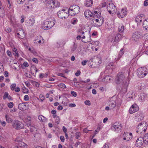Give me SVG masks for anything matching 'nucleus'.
Returning a JSON list of instances; mask_svg holds the SVG:
<instances>
[{
	"label": "nucleus",
	"instance_id": "nucleus-1",
	"mask_svg": "<svg viewBox=\"0 0 148 148\" xmlns=\"http://www.w3.org/2000/svg\"><path fill=\"white\" fill-rule=\"evenodd\" d=\"M125 76L122 72L119 73L117 75V77L115 79L116 83L117 84H121L122 85L121 88L123 91L127 92V88L129 84V79H125Z\"/></svg>",
	"mask_w": 148,
	"mask_h": 148
},
{
	"label": "nucleus",
	"instance_id": "nucleus-61",
	"mask_svg": "<svg viewBox=\"0 0 148 148\" xmlns=\"http://www.w3.org/2000/svg\"><path fill=\"white\" fill-rule=\"evenodd\" d=\"M71 94L74 97H75L77 96V93L73 91H71Z\"/></svg>",
	"mask_w": 148,
	"mask_h": 148
},
{
	"label": "nucleus",
	"instance_id": "nucleus-34",
	"mask_svg": "<svg viewBox=\"0 0 148 148\" xmlns=\"http://www.w3.org/2000/svg\"><path fill=\"white\" fill-rule=\"evenodd\" d=\"M30 70L32 73L34 72V71H35L36 73L38 72V69H37L36 66L34 65L31 66Z\"/></svg>",
	"mask_w": 148,
	"mask_h": 148
},
{
	"label": "nucleus",
	"instance_id": "nucleus-51",
	"mask_svg": "<svg viewBox=\"0 0 148 148\" xmlns=\"http://www.w3.org/2000/svg\"><path fill=\"white\" fill-rule=\"evenodd\" d=\"M8 95H9L8 92H5L3 96V99H5L6 98L8 97Z\"/></svg>",
	"mask_w": 148,
	"mask_h": 148
},
{
	"label": "nucleus",
	"instance_id": "nucleus-44",
	"mask_svg": "<svg viewBox=\"0 0 148 148\" xmlns=\"http://www.w3.org/2000/svg\"><path fill=\"white\" fill-rule=\"evenodd\" d=\"M100 129V127H98L97 129L95 131L92 137V138H93L95 136L97 133L99 131Z\"/></svg>",
	"mask_w": 148,
	"mask_h": 148
},
{
	"label": "nucleus",
	"instance_id": "nucleus-53",
	"mask_svg": "<svg viewBox=\"0 0 148 148\" xmlns=\"http://www.w3.org/2000/svg\"><path fill=\"white\" fill-rule=\"evenodd\" d=\"M75 136L77 139H78V138L80 136V133L79 132H77L75 134Z\"/></svg>",
	"mask_w": 148,
	"mask_h": 148
},
{
	"label": "nucleus",
	"instance_id": "nucleus-49",
	"mask_svg": "<svg viewBox=\"0 0 148 148\" xmlns=\"http://www.w3.org/2000/svg\"><path fill=\"white\" fill-rule=\"evenodd\" d=\"M60 119L58 116L56 117V118L55 122L57 123V124H58L60 123Z\"/></svg>",
	"mask_w": 148,
	"mask_h": 148
},
{
	"label": "nucleus",
	"instance_id": "nucleus-27",
	"mask_svg": "<svg viewBox=\"0 0 148 148\" xmlns=\"http://www.w3.org/2000/svg\"><path fill=\"white\" fill-rule=\"evenodd\" d=\"M147 98V95L145 93H143L140 94V98L142 102L144 101Z\"/></svg>",
	"mask_w": 148,
	"mask_h": 148
},
{
	"label": "nucleus",
	"instance_id": "nucleus-39",
	"mask_svg": "<svg viewBox=\"0 0 148 148\" xmlns=\"http://www.w3.org/2000/svg\"><path fill=\"white\" fill-rule=\"evenodd\" d=\"M19 146L21 147H27V145L25 143L22 142H20L18 144Z\"/></svg>",
	"mask_w": 148,
	"mask_h": 148
},
{
	"label": "nucleus",
	"instance_id": "nucleus-28",
	"mask_svg": "<svg viewBox=\"0 0 148 148\" xmlns=\"http://www.w3.org/2000/svg\"><path fill=\"white\" fill-rule=\"evenodd\" d=\"M136 117H138V119H139L140 120H142L144 118L143 114L140 112H138L136 114Z\"/></svg>",
	"mask_w": 148,
	"mask_h": 148
},
{
	"label": "nucleus",
	"instance_id": "nucleus-7",
	"mask_svg": "<svg viewBox=\"0 0 148 148\" xmlns=\"http://www.w3.org/2000/svg\"><path fill=\"white\" fill-rule=\"evenodd\" d=\"M12 125L16 130L21 129L24 127V125L22 123L17 120H14L12 122Z\"/></svg>",
	"mask_w": 148,
	"mask_h": 148
},
{
	"label": "nucleus",
	"instance_id": "nucleus-9",
	"mask_svg": "<svg viewBox=\"0 0 148 148\" xmlns=\"http://www.w3.org/2000/svg\"><path fill=\"white\" fill-rule=\"evenodd\" d=\"M66 10L63 9L62 10H60L57 13L58 17L60 18L65 19L68 16L69 13L65 12Z\"/></svg>",
	"mask_w": 148,
	"mask_h": 148
},
{
	"label": "nucleus",
	"instance_id": "nucleus-26",
	"mask_svg": "<svg viewBox=\"0 0 148 148\" xmlns=\"http://www.w3.org/2000/svg\"><path fill=\"white\" fill-rule=\"evenodd\" d=\"M53 0L49 1H48L46 4V7L49 9L51 8H52V5H53Z\"/></svg>",
	"mask_w": 148,
	"mask_h": 148
},
{
	"label": "nucleus",
	"instance_id": "nucleus-19",
	"mask_svg": "<svg viewBox=\"0 0 148 148\" xmlns=\"http://www.w3.org/2000/svg\"><path fill=\"white\" fill-rule=\"evenodd\" d=\"M144 143L143 138H138L136 141V145L137 147H140Z\"/></svg>",
	"mask_w": 148,
	"mask_h": 148
},
{
	"label": "nucleus",
	"instance_id": "nucleus-40",
	"mask_svg": "<svg viewBox=\"0 0 148 148\" xmlns=\"http://www.w3.org/2000/svg\"><path fill=\"white\" fill-rule=\"evenodd\" d=\"M77 22V19L75 18H73L71 21V23L73 25L76 24Z\"/></svg>",
	"mask_w": 148,
	"mask_h": 148
},
{
	"label": "nucleus",
	"instance_id": "nucleus-2",
	"mask_svg": "<svg viewBox=\"0 0 148 148\" xmlns=\"http://www.w3.org/2000/svg\"><path fill=\"white\" fill-rule=\"evenodd\" d=\"M92 21L94 26L100 27L102 25L104 21L103 18L99 14H94Z\"/></svg>",
	"mask_w": 148,
	"mask_h": 148
},
{
	"label": "nucleus",
	"instance_id": "nucleus-24",
	"mask_svg": "<svg viewBox=\"0 0 148 148\" xmlns=\"http://www.w3.org/2000/svg\"><path fill=\"white\" fill-rule=\"evenodd\" d=\"M93 4L92 0H86L84 3L85 5L87 7L91 6Z\"/></svg>",
	"mask_w": 148,
	"mask_h": 148
},
{
	"label": "nucleus",
	"instance_id": "nucleus-52",
	"mask_svg": "<svg viewBox=\"0 0 148 148\" xmlns=\"http://www.w3.org/2000/svg\"><path fill=\"white\" fill-rule=\"evenodd\" d=\"M143 38L146 40H148V33H147L144 34L143 36Z\"/></svg>",
	"mask_w": 148,
	"mask_h": 148
},
{
	"label": "nucleus",
	"instance_id": "nucleus-18",
	"mask_svg": "<svg viewBox=\"0 0 148 148\" xmlns=\"http://www.w3.org/2000/svg\"><path fill=\"white\" fill-rule=\"evenodd\" d=\"M16 36H18V37L19 38H23L25 37L24 31L23 29L21 30L17 33Z\"/></svg>",
	"mask_w": 148,
	"mask_h": 148
},
{
	"label": "nucleus",
	"instance_id": "nucleus-11",
	"mask_svg": "<svg viewBox=\"0 0 148 148\" xmlns=\"http://www.w3.org/2000/svg\"><path fill=\"white\" fill-rule=\"evenodd\" d=\"M132 137V134L131 133H129L128 132H124L123 136V140L126 141H128Z\"/></svg>",
	"mask_w": 148,
	"mask_h": 148
},
{
	"label": "nucleus",
	"instance_id": "nucleus-4",
	"mask_svg": "<svg viewBox=\"0 0 148 148\" xmlns=\"http://www.w3.org/2000/svg\"><path fill=\"white\" fill-rule=\"evenodd\" d=\"M80 8L77 5H73L71 6L67 12H69V15L73 16L78 14L80 12Z\"/></svg>",
	"mask_w": 148,
	"mask_h": 148
},
{
	"label": "nucleus",
	"instance_id": "nucleus-63",
	"mask_svg": "<svg viewBox=\"0 0 148 148\" xmlns=\"http://www.w3.org/2000/svg\"><path fill=\"white\" fill-rule=\"evenodd\" d=\"M25 67H27L29 66L28 63L27 62H24L23 64Z\"/></svg>",
	"mask_w": 148,
	"mask_h": 148
},
{
	"label": "nucleus",
	"instance_id": "nucleus-43",
	"mask_svg": "<svg viewBox=\"0 0 148 148\" xmlns=\"http://www.w3.org/2000/svg\"><path fill=\"white\" fill-rule=\"evenodd\" d=\"M16 86V84H12L10 86L11 89L12 91L14 90L15 89Z\"/></svg>",
	"mask_w": 148,
	"mask_h": 148
},
{
	"label": "nucleus",
	"instance_id": "nucleus-23",
	"mask_svg": "<svg viewBox=\"0 0 148 148\" xmlns=\"http://www.w3.org/2000/svg\"><path fill=\"white\" fill-rule=\"evenodd\" d=\"M123 48H122L121 49L120 51H119V54L118 55V56L117 58H116L115 59V60L116 61H118L119 60L120 58L121 57L123 54L124 53V51H123Z\"/></svg>",
	"mask_w": 148,
	"mask_h": 148
},
{
	"label": "nucleus",
	"instance_id": "nucleus-54",
	"mask_svg": "<svg viewBox=\"0 0 148 148\" xmlns=\"http://www.w3.org/2000/svg\"><path fill=\"white\" fill-rule=\"evenodd\" d=\"M25 123L26 124H25V125L27 126V127H29L31 126V122L30 121H26Z\"/></svg>",
	"mask_w": 148,
	"mask_h": 148
},
{
	"label": "nucleus",
	"instance_id": "nucleus-55",
	"mask_svg": "<svg viewBox=\"0 0 148 148\" xmlns=\"http://www.w3.org/2000/svg\"><path fill=\"white\" fill-rule=\"evenodd\" d=\"M24 99L26 101H27L29 100V97L28 95H25L24 97Z\"/></svg>",
	"mask_w": 148,
	"mask_h": 148
},
{
	"label": "nucleus",
	"instance_id": "nucleus-12",
	"mask_svg": "<svg viewBox=\"0 0 148 148\" xmlns=\"http://www.w3.org/2000/svg\"><path fill=\"white\" fill-rule=\"evenodd\" d=\"M122 36L120 34H117L114 38H113L111 40V42L115 44L119 42L122 39Z\"/></svg>",
	"mask_w": 148,
	"mask_h": 148
},
{
	"label": "nucleus",
	"instance_id": "nucleus-38",
	"mask_svg": "<svg viewBox=\"0 0 148 148\" xmlns=\"http://www.w3.org/2000/svg\"><path fill=\"white\" fill-rule=\"evenodd\" d=\"M118 30L119 32H123L124 31V26L122 25H120L118 27Z\"/></svg>",
	"mask_w": 148,
	"mask_h": 148
},
{
	"label": "nucleus",
	"instance_id": "nucleus-16",
	"mask_svg": "<svg viewBox=\"0 0 148 148\" xmlns=\"http://www.w3.org/2000/svg\"><path fill=\"white\" fill-rule=\"evenodd\" d=\"M42 40L43 41V42H44V40L40 36H39L36 37L34 39V43L40 44L42 42Z\"/></svg>",
	"mask_w": 148,
	"mask_h": 148
},
{
	"label": "nucleus",
	"instance_id": "nucleus-30",
	"mask_svg": "<svg viewBox=\"0 0 148 148\" xmlns=\"http://www.w3.org/2000/svg\"><path fill=\"white\" fill-rule=\"evenodd\" d=\"M29 0H17V1L19 4H23V3L25 4H27L29 2Z\"/></svg>",
	"mask_w": 148,
	"mask_h": 148
},
{
	"label": "nucleus",
	"instance_id": "nucleus-29",
	"mask_svg": "<svg viewBox=\"0 0 148 148\" xmlns=\"http://www.w3.org/2000/svg\"><path fill=\"white\" fill-rule=\"evenodd\" d=\"M144 143L146 144H148V133L146 134L143 138Z\"/></svg>",
	"mask_w": 148,
	"mask_h": 148
},
{
	"label": "nucleus",
	"instance_id": "nucleus-10",
	"mask_svg": "<svg viewBox=\"0 0 148 148\" xmlns=\"http://www.w3.org/2000/svg\"><path fill=\"white\" fill-rule=\"evenodd\" d=\"M127 14L126 9H122L121 11L117 13V15L119 18H123L127 15Z\"/></svg>",
	"mask_w": 148,
	"mask_h": 148
},
{
	"label": "nucleus",
	"instance_id": "nucleus-33",
	"mask_svg": "<svg viewBox=\"0 0 148 148\" xmlns=\"http://www.w3.org/2000/svg\"><path fill=\"white\" fill-rule=\"evenodd\" d=\"M83 28H81V29H78L77 31V34L80 35H83L84 34V32L83 31Z\"/></svg>",
	"mask_w": 148,
	"mask_h": 148
},
{
	"label": "nucleus",
	"instance_id": "nucleus-57",
	"mask_svg": "<svg viewBox=\"0 0 148 148\" xmlns=\"http://www.w3.org/2000/svg\"><path fill=\"white\" fill-rule=\"evenodd\" d=\"M0 123L3 126H5L6 125V122L4 121H2L0 120Z\"/></svg>",
	"mask_w": 148,
	"mask_h": 148
},
{
	"label": "nucleus",
	"instance_id": "nucleus-17",
	"mask_svg": "<svg viewBox=\"0 0 148 148\" xmlns=\"http://www.w3.org/2000/svg\"><path fill=\"white\" fill-rule=\"evenodd\" d=\"M95 14H93L90 10H86L84 12V15L86 18H90V17H92L93 18V15Z\"/></svg>",
	"mask_w": 148,
	"mask_h": 148
},
{
	"label": "nucleus",
	"instance_id": "nucleus-37",
	"mask_svg": "<svg viewBox=\"0 0 148 148\" xmlns=\"http://www.w3.org/2000/svg\"><path fill=\"white\" fill-rule=\"evenodd\" d=\"M13 53L14 55L17 57H18L19 55L18 52L17 50L15 48H14L13 50Z\"/></svg>",
	"mask_w": 148,
	"mask_h": 148
},
{
	"label": "nucleus",
	"instance_id": "nucleus-41",
	"mask_svg": "<svg viewBox=\"0 0 148 148\" xmlns=\"http://www.w3.org/2000/svg\"><path fill=\"white\" fill-rule=\"evenodd\" d=\"M5 118L7 121L8 123H10L12 122V120L11 118L8 116L5 115Z\"/></svg>",
	"mask_w": 148,
	"mask_h": 148
},
{
	"label": "nucleus",
	"instance_id": "nucleus-50",
	"mask_svg": "<svg viewBox=\"0 0 148 148\" xmlns=\"http://www.w3.org/2000/svg\"><path fill=\"white\" fill-rule=\"evenodd\" d=\"M110 8L109 7L108 8H107V10L108 11L109 13L111 14H113L114 13H115V12H114L113 11H112V10H110V9H109Z\"/></svg>",
	"mask_w": 148,
	"mask_h": 148
},
{
	"label": "nucleus",
	"instance_id": "nucleus-45",
	"mask_svg": "<svg viewBox=\"0 0 148 148\" xmlns=\"http://www.w3.org/2000/svg\"><path fill=\"white\" fill-rule=\"evenodd\" d=\"M144 84H139L138 86V89L140 90H141L144 88Z\"/></svg>",
	"mask_w": 148,
	"mask_h": 148
},
{
	"label": "nucleus",
	"instance_id": "nucleus-59",
	"mask_svg": "<svg viewBox=\"0 0 148 148\" xmlns=\"http://www.w3.org/2000/svg\"><path fill=\"white\" fill-rule=\"evenodd\" d=\"M87 61V60H85L82 61L81 62L82 65L83 66L85 65L86 64Z\"/></svg>",
	"mask_w": 148,
	"mask_h": 148
},
{
	"label": "nucleus",
	"instance_id": "nucleus-31",
	"mask_svg": "<svg viewBox=\"0 0 148 148\" xmlns=\"http://www.w3.org/2000/svg\"><path fill=\"white\" fill-rule=\"evenodd\" d=\"M127 99L128 101H130L132 99V92H129L127 95Z\"/></svg>",
	"mask_w": 148,
	"mask_h": 148
},
{
	"label": "nucleus",
	"instance_id": "nucleus-13",
	"mask_svg": "<svg viewBox=\"0 0 148 148\" xmlns=\"http://www.w3.org/2000/svg\"><path fill=\"white\" fill-rule=\"evenodd\" d=\"M139 110L138 106L136 104L132 105L129 109V113L132 114L137 111Z\"/></svg>",
	"mask_w": 148,
	"mask_h": 148
},
{
	"label": "nucleus",
	"instance_id": "nucleus-8",
	"mask_svg": "<svg viewBox=\"0 0 148 148\" xmlns=\"http://www.w3.org/2000/svg\"><path fill=\"white\" fill-rule=\"evenodd\" d=\"M122 125L119 123L116 122L114 123L111 127V129L113 131L117 132L121 131Z\"/></svg>",
	"mask_w": 148,
	"mask_h": 148
},
{
	"label": "nucleus",
	"instance_id": "nucleus-42",
	"mask_svg": "<svg viewBox=\"0 0 148 148\" xmlns=\"http://www.w3.org/2000/svg\"><path fill=\"white\" fill-rule=\"evenodd\" d=\"M23 92L25 93H27L29 92V90L28 89L25 88V87H24L23 88Z\"/></svg>",
	"mask_w": 148,
	"mask_h": 148
},
{
	"label": "nucleus",
	"instance_id": "nucleus-32",
	"mask_svg": "<svg viewBox=\"0 0 148 148\" xmlns=\"http://www.w3.org/2000/svg\"><path fill=\"white\" fill-rule=\"evenodd\" d=\"M111 80V78L109 76H106L103 79V81L104 82H108Z\"/></svg>",
	"mask_w": 148,
	"mask_h": 148
},
{
	"label": "nucleus",
	"instance_id": "nucleus-36",
	"mask_svg": "<svg viewBox=\"0 0 148 148\" xmlns=\"http://www.w3.org/2000/svg\"><path fill=\"white\" fill-rule=\"evenodd\" d=\"M38 119L40 121L42 122H44L46 120V118L42 115H40Z\"/></svg>",
	"mask_w": 148,
	"mask_h": 148
},
{
	"label": "nucleus",
	"instance_id": "nucleus-15",
	"mask_svg": "<svg viewBox=\"0 0 148 148\" xmlns=\"http://www.w3.org/2000/svg\"><path fill=\"white\" fill-rule=\"evenodd\" d=\"M141 36V34L140 33L138 32H136L133 34L132 38L134 40L137 41L140 38Z\"/></svg>",
	"mask_w": 148,
	"mask_h": 148
},
{
	"label": "nucleus",
	"instance_id": "nucleus-60",
	"mask_svg": "<svg viewBox=\"0 0 148 148\" xmlns=\"http://www.w3.org/2000/svg\"><path fill=\"white\" fill-rule=\"evenodd\" d=\"M7 53L8 56L10 57H11L12 56V54L10 51L9 50H8L7 51Z\"/></svg>",
	"mask_w": 148,
	"mask_h": 148
},
{
	"label": "nucleus",
	"instance_id": "nucleus-48",
	"mask_svg": "<svg viewBox=\"0 0 148 148\" xmlns=\"http://www.w3.org/2000/svg\"><path fill=\"white\" fill-rule=\"evenodd\" d=\"M113 66V63H110L107 66H106V69H112V68H111V66Z\"/></svg>",
	"mask_w": 148,
	"mask_h": 148
},
{
	"label": "nucleus",
	"instance_id": "nucleus-58",
	"mask_svg": "<svg viewBox=\"0 0 148 148\" xmlns=\"http://www.w3.org/2000/svg\"><path fill=\"white\" fill-rule=\"evenodd\" d=\"M85 103L86 105L89 106L90 105V101L88 100H86L85 101Z\"/></svg>",
	"mask_w": 148,
	"mask_h": 148
},
{
	"label": "nucleus",
	"instance_id": "nucleus-5",
	"mask_svg": "<svg viewBox=\"0 0 148 148\" xmlns=\"http://www.w3.org/2000/svg\"><path fill=\"white\" fill-rule=\"evenodd\" d=\"M148 73V69L144 67H141L137 70V74L138 76L142 78L145 76Z\"/></svg>",
	"mask_w": 148,
	"mask_h": 148
},
{
	"label": "nucleus",
	"instance_id": "nucleus-47",
	"mask_svg": "<svg viewBox=\"0 0 148 148\" xmlns=\"http://www.w3.org/2000/svg\"><path fill=\"white\" fill-rule=\"evenodd\" d=\"M14 106V104L13 102H10L8 104V107L10 108H12Z\"/></svg>",
	"mask_w": 148,
	"mask_h": 148
},
{
	"label": "nucleus",
	"instance_id": "nucleus-62",
	"mask_svg": "<svg viewBox=\"0 0 148 148\" xmlns=\"http://www.w3.org/2000/svg\"><path fill=\"white\" fill-rule=\"evenodd\" d=\"M60 139L61 141L63 142L64 141V136H60Z\"/></svg>",
	"mask_w": 148,
	"mask_h": 148
},
{
	"label": "nucleus",
	"instance_id": "nucleus-3",
	"mask_svg": "<svg viewBox=\"0 0 148 148\" xmlns=\"http://www.w3.org/2000/svg\"><path fill=\"white\" fill-rule=\"evenodd\" d=\"M55 23V20L54 18H49L44 21L42 27L45 30L49 29L52 28Z\"/></svg>",
	"mask_w": 148,
	"mask_h": 148
},
{
	"label": "nucleus",
	"instance_id": "nucleus-14",
	"mask_svg": "<svg viewBox=\"0 0 148 148\" xmlns=\"http://www.w3.org/2000/svg\"><path fill=\"white\" fill-rule=\"evenodd\" d=\"M28 105L27 102L21 103L18 104V108L22 111L25 110H26Z\"/></svg>",
	"mask_w": 148,
	"mask_h": 148
},
{
	"label": "nucleus",
	"instance_id": "nucleus-25",
	"mask_svg": "<svg viewBox=\"0 0 148 148\" xmlns=\"http://www.w3.org/2000/svg\"><path fill=\"white\" fill-rule=\"evenodd\" d=\"M27 23L28 24V26H32L34 24L35 21L34 19L33 18H30L29 20L28 21H27Z\"/></svg>",
	"mask_w": 148,
	"mask_h": 148
},
{
	"label": "nucleus",
	"instance_id": "nucleus-6",
	"mask_svg": "<svg viewBox=\"0 0 148 148\" xmlns=\"http://www.w3.org/2000/svg\"><path fill=\"white\" fill-rule=\"evenodd\" d=\"M147 127V125L146 123H140L136 127V132L137 133L140 132L142 133L143 131L145 132Z\"/></svg>",
	"mask_w": 148,
	"mask_h": 148
},
{
	"label": "nucleus",
	"instance_id": "nucleus-56",
	"mask_svg": "<svg viewBox=\"0 0 148 148\" xmlns=\"http://www.w3.org/2000/svg\"><path fill=\"white\" fill-rule=\"evenodd\" d=\"M21 23H23L24 22L25 20L24 16L22 15L21 16Z\"/></svg>",
	"mask_w": 148,
	"mask_h": 148
},
{
	"label": "nucleus",
	"instance_id": "nucleus-22",
	"mask_svg": "<svg viewBox=\"0 0 148 148\" xmlns=\"http://www.w3.org/2000/svg\"><path fill=\"white\" fill-rule=\"evenodd\" d=\"M143 26V28H145L146 30H148V18L144 21Z\"/></svg>",
	"mask_w": 148,
	"mask_h": 148
},
{
	"label": "nucleus",
	"instance_id": "nucleus-35",
	"mask_svg": "<svg viewBox=\"0 0 148 148\" xmlns=\"http://www.w3.org/2000/svg\"><path fill=\"white\" fill-rule=\"evenodd\" d=\"M53 5H54L55 7H58L60 6V4L58 1L53 0Z\"/></svg>",
	"mask_w": 148,
	"mask_h": 148
},
{
	"label": "nucleus",
	"instance_id": "nucleus-21",
	"mask_svg": "<svg viewBox=\"0 0 148 148\" xmlns=\"http://www.w3.org/2000/svg\"><path fill=\"white\" fill-rule=\"evenodd\" d=\"M109 106L110 107L111 109H113L114 108L116 105L115 102L114 100H110L108 102Z\"/></svg>",
	"mask_w": 148,
	"mask_h": 148
},
{
	"label": "nucleus",
	"instance_id": "nucleus-20",
	"mask_svg": "<svg viewBox=\"0 0 148 148\" xmlns=\"http://www.w3.org/2000/svg\"><path fill=\"white\" fill-rule=\"evenodd\" d=\"M110 8V10L112 11H113L114 12H116V6L115 5L112 3H109L107 6V8Z\"/></svg>",
	"mask_w": 148,
	"mask_h": 148
},
{
	"label": "nucleus",
	"instance_id": "nucleus-64",
	"mask_svg": "<svg viewBox=\"0 0 148 148\" xmlns=\"http://www.w3.org/2000/svg\"><path fill=\"white\" fill-rule=\"evenodd\" d=\"M148 5V0H146L144 1V5L145 6H147Z\"/></svg>",
	"mask_w": 148,
	"mask_h": 148
},
{
	"label": "nucleus",
	"instance_id": "nucleus-46",
	"mask_svg": "<svg viewBox=\"0 0 148 148\" xmlns=\"http://www.w3.org/2000/svg\"><path fill=\"white\" fill-rule=\"evenodd\" d=\"M58 86L62 88H66L65 85L63 83H60L58 85Z\"/></svg>",
	"mask_w": 148,
	"mask_h": 148
}]
</instances>
